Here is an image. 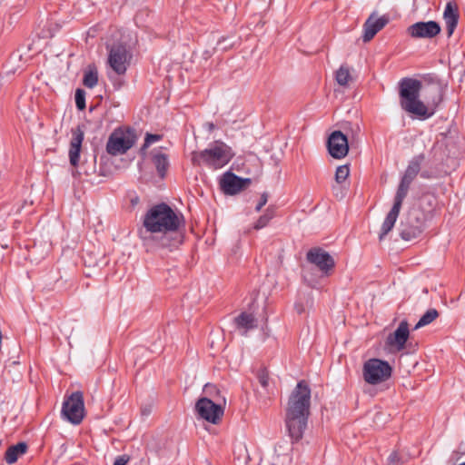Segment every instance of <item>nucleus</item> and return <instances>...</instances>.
Wrapping results in <instances>:
<instances>
[{
    "label": "nucleus",
    "mask_w": 465,
    "mask_h": 465,
    "mask_svg": "<svg viewBox=\"0 0 465 465\" xmlns=\"http://www.w3.org/2000/svg\"><path fill=\"white\" fill-rule=\"evenodd\" d=\"M329 153L335 159L344 158L349 152L347 136L341 131L332 132L327 141Z\"/></svg>",
    "instance_id": "2eb2a0df"
},
{
    "label": "nucleus",
    "mask_w": 465,
    "mask_h": 465,
    "mask_svg": "<svg viewBox=\"0 0 465 465\" xmlns=\"http://www.w3.org/2000/svg\"><path fill=\"white\" fill-rule=\"evenodd\" d=\"M425 161L424 153H420L413 156L408 163V166L403 173V176L401 179L400 184L398 186L397 192L395 195H398L403 199L408 194L410 186L417 175L420 173L421 165Z\"/></svg>",
    "instance_id": "1a4fd4ad"
},
{
    "label": "nucleus",
    "mask_w": 465,
    "mask_h": 465,
    "mask_svg": "<svg viewBox=\"0 0 465 465\" xmlns=\"http://www.w3.org/2000/svg\"><path fill=\"white\" fill-rule=\"evenodd\" d=\"M162 139L160 134H147L144 139V143L141 148V151L147 149L152 143L158 142Z\"/></svg>",
    "instance_id": "7c9ffc66"
},
{
    "label": "nucleus",
    "mask_w": 465,
    "mask_h": 465,
    "mask_svg": "<svg viewBox=\"0 0 465 465\" xmlns=\"http://www.w3.org/2000/svg\"><path fill=\"white\" fill-rule=\"evenodd\" d=\"M132 54L124 44H114L111 46L108 64L117 74H124Z\"/></svg>",
    "instance_id": "9b49d317"
},
{
    "label": "nucleus",
    "mask_w": 465,
    "mask_h": 465,
    "mask_svg": "<svg viewBox=\"0 0 465 465\" xmlns=\"http://www.w3.org/2000/svg\"><path fill=\"white\" fill-rule=\"evenodd\" d=\"M275 216V208L273 206H269L265 213L260 216V218L255 223L253 228L255 230H260L264 228L269 222Z\"/></svg>",
    "instance_id": "bb28decb"
},
{
    "label": "nucleus",
    "mask_w": 465,
    "mask_h": 465,
    "mask_svg": "<svg viewBox=\"0 0 465 465\" xmlns=\"http://www.w3.org/2000/svg\"><path fill=\"white\" fill-rule=\"evenodd\" d=\"M234 156L230 146L222 141H215L214 144L203 151H193L191 153V162L194 166H200L204 163L209 167L215 169L227 164Z\"/></svg>",
    "instance_id": "20e7f679"
},
{
    "label": "nucleus",
    "mask_w": 465,
    "mask_h": 465,
    "mask_svg": "<svg viewBox=\"0 0 465 465\" xmlns=\"http://www.w3.org/2000/svg\"><path fill=\"white\" fill-rule=\"evenodd\" d=\"M306 260L314 264L325 275H330L335 267L332 256L321 247L311 248L306 253Z\"/></svg>",
    "instance_id": "ddd939ff"
},
{
    "label": "nucleus",
    "mask_w": 465,
    "mask_h": 465,
    "mask_svg": "<svg viewBox=\"0 0 465 465\" xmlns=\"http://www.w3.org/2000/svg\"><path fill=\"white\" fill-rule=\"evenodd\" d=\"M350 174V168L348 164L341 165L337 167L335 172V181L338 183H343Z\"/></svg>",
    "instance_id": "c85d7f7f"
},
{
    "label": "nucleus",
    "mask_w": 465,
    "mask_h": 465,
    "mask_svg": "<svg viewBox=\"0 0 465 465\" xmlns=\"http://www.w3.org/2000/svg\"><path fill=\"white\" fill-rule=\"evenodd\" d=\"M388 23V17L381 16L374 19L373 15H371L363 24L362 41L364 43L370 42Z\"/></svg>",
    "instance_id": "aec40b11"
},
{
    "label": "nucleus",
    "mask_w": 465,
    "mask_h": 465,
    "mask_svg": "<svg viewBox=\"0 0 465 465\" xmlns=\"http://www.w3.org/2000/svg\"><path fill=\"white\" fill-rule=\"evenodd\" d=\"M64 420L74 425H78L84 418V401L82 391H77L64 399L61 411Z\"/></svg>",
    "instance_id": "6e6552de"
},
{
    "label": "nucleus",
    "mask_w": 465,
    "mask_h": 465,
    "mask_svg": "<svg viewBox=\"0 0 465 465\" xmlns=\"http://www.w3.org/2000/svg\"><path fill=\"white\" fill-rule=\"evenodd\" d=\"M72 139L69 148V161L72 166L77 167L80 160L82 143L84 138L83 126L77 125L71 130Z\"/></svg>",
    "instance_id": "f3484780"
},
{
    "label": "nucleus",
    "mask_w": 465,
    "mask_h": 465,
    "mask_svg": "<svg viewBox=\"0 0 465 465\" xmlns=\"http://www.w3.org/2000/svg\"><path fill=\"white\" fill-rule=\"evenodd\" d=\"M28 445L26 442L21 441L15 445L10 446L5 453V460L8 464L17 461L18 458L26 453Z\"/></svg>",
    "instance_id": "b1692460"
},
{
    "label": "nucleus",
    "mask_w": 465,
    "mask_h": 465,
    "mask_svg": "<svg viewBox=\"0 0 465 465\" xmlns=\"http://www.w3.org/2000/svg\"><path fill=\"white\" fill-rule=\"evenodd\" d=\"M74 101L76 108L80 111H83L86 107L85 104V91L84 89L78 88L74 94Z\"/></svg>",
    "instance_id": "c756f323"
},
{
    "label": "nucleus",
    "mask_w": 465,
    "mask_h": 465,
    "mask_svg": "<svg viewBox=\"0 0 465 465\" xmlns=\"http://www.w3.org/2000/svg\"><path fill=\"white\" fill-rule=\"evenodd\" d=\"M195 411L201 419L213 424H218L223 416V408L206 397L197 401Z\"/></svg>",
    "instance_id": "f8f14e48"
},
{
    "label": "nucleus",
    "mask_w": 465,
    "mask_h": 465,
    "mask_svg": "<svg viewBox=\"0 0 465 465\" xmlns=\"http://www.w3.org/2000/svg\"><path fill=\"white\" fill-rule=\"evenodd\" d=\"M362 371L364 381L376 385L391 378L392 368L388 361L372 358L364 362Z\"/></svg>",
    "instance_id": "0eeeda50"
},
{
    "label": "nucleus",
    "mask_w": 465,
    "mask_h": 465,
    "mask_svg": "<svg viewBox=\"0 0 465 465\" xmlns=\"http://www.w3.org/2000/svg\"><path fill=\"white\" fill-rule=\"evenodd\" d=\"M409 335V324L407 321H401L394 332L389 334L386 343L397 351H401L405 348Z\"/></svg>",
    "instance_id": "6ab92c4d"
},
{
    "label": "nucleus",
    "mask_w": 465,
    "mask_h": 465,
    "mask_svg": "<svg viewBox=\"0 0 465 465\" xmlns=\"http://www.w3.org/2000/svg\"><path fill=\"white\" fill-rule=\"evenodd\" d=\"M233 324L240 334L243 336L247 335L249 331L254 330L258 326L256 318L252 313L246 312H242L236 316L233 319Z\"/></svg>",
    "instance_id": "412c9836"
},
{
    "label": "nucleus",
    "mask_w": 465,
    "mask_h": 465,
    "mask_svg": "<svg viewBox=\"0 0 465 465\" xmlns=\"http://www.w3.org/2000/svg\"><path fill=\"white\" fill-rule=\"evenodd\" d=\"M311 392L307 381L302 380L289 396L284 422L292 444L302 439L307 429L311 414Z\"/></svg>",
    "instance_id": "f03ea898"
},
{
    "label": "nucleus",
    "mask_w": 465,
    "mask_h": 465,
    "mask_svg": "<svg viewBox=\"0 0 465 465\" xmlns=\"http://www.w3.org/2000/svg\"><path fill=\"white\" fill-rule=\"evenodd\" d=\"M257 379L260 382V384L263 387V388H267L268 385H269V372L268 371L264 368V369H261L258 371L257 372Z\"/></svg>",
    "instance_id": "2f4dec72"
},
{
    "label": "nucleus",
    "mask_w": 465,
    "mask_h": 465,
    "mask_svg": "<svg viewBox=\"0 0 465 465\" xmlns=\"http://www.w3.org/2000/svg\"><path fill=\"white\" fill-rule=\"evenodd\" d=\"M129 460L130 458L127 455L118 456L114 460V465H126Z\"/></svg>",
    "instance_id": "c9c22d12"
},
{
    "label": "nucleus",
    "mask_w": 465,
    "mask_h": 465,
    "mask_svg": "<svg viewBox=\"0 0 465 465\" xmlns=\"http://www.w3.org/2000/svg\"><path fill=\"white\" fill-rule=\"evenodd\" d=\"M403 462L397 451L391 452L388 457V465H402Z\"/></svg>",
    "instance_id": "473e14b6"
},
{
    "label": "nucleus",
    "mask_w": 465,
    "mask_h": 465,
    "mask_svg": "<svg viewBox=\"0 0 465 465\" xmlns=\"http://www.w3.org/2000/svg\"><path fill=\"white\" fill-rule=\"evenodd\" d=\"M135 134L130 129L126 132L113 133L106 143V151L111 155L126 153L135 143Z\"/></svg>",
    "instance_id": "9d476101"
},
{
    "label": "nucleus",
    "mask_w": 465,
    "mask_h": 465,
    "mask_svg": "<svg viewBox=\"0 0 465 465\" xmlns=\"http://www.w3.org/2000/svg\"><path fill=\"white\" fill-rule=\"evenodd\" d=\"M143 223L146 232L152 234L165 230L180 229L183 225V217L179 216L167 203H161L147 211Z\"/></svg>",
    "instance_id": "7ed1b4c3"
},
{
    "label": "nucleus",
    "mask_w": 465,
    "mask_h": 465,
    "mask_svg": "<svg viewBox=\"0 0 465 465\" xmlns=\"http://www.w3.org/2000/svg\"><path fill=\"white\" fill-rule=\"evenodd\" d=\"M98 83V72L95 65H88L84 73L83 84L87 88H94Z\"/></svg>",
    "instance_id": "393cba45"
},
{
    "label": "nucleus",
    "mask_w": 465,
    "mask_h": 465,
    "mask_svg": "<svg viewBox=\"0 0 465 465\" xmlns=\"http://www.w3.org/2000/svg\"><path fill=\"white\" fill-rule=\"evenodd\" d=\"M128 198L133 208H134L140 203V197L135 192L128 193Z\"/></svg>",
    "instance_id": "72a5a7b5"
},
{
    "label": "nucleus",
    "mask_w": 465,
    "mask_h": 465,
    "mask_svg": "<svg viewBox=\"0 0 465 465\" xmlns=\"http://www.w3.org/2000/svg\"><path fill=\"white\" fill-rule=\"evenodd\" d=\"M423 84L417 79L405 77L399 82V97L401 109L418 118L431 117L443 98V87L440 80L430 74Z\"/></svg>",
    "instance_id": "f257e3e1"
},
{
    "label": "nucleus",
    "mask_w": 465,
    "mask_h": 465,
    "mask_svg": "<svg viewBox=\"0 0 465 465\" xmlns=\"http://www.w3.org/2000/svg\"><path fill=\"white\" fill-rule=\"evenodd\" d=\"M439 312L434 309L430 308L429 309L419 320V322L416 323L414 329L418 330L421 327H424L426 325H429L432 322H434L439 317Z\"/></svg>",
    "instance_id": "a878e982"
},
{
    "label": "nucleus",
    "mask_w": 465,
    "mask_h": 465,
    "mask_svg": "<svg viewBox=\"0 0 465 465\" xmlns=\"http://www.w3.org/2000/svg\"><path fill=\"white\" fill-rule=\"evenodd\" d=\"M203 127L209 132L212 133L215 129V125L212 122H207L203 124Z\"/></svg>",
    "instance_id": "4c0bfd02"
},
{
    "label": "nucleus",
    "mask_w": 465,
    "mask_h": 465,
    "mask_svg": "<svg viewBox=\"0 0 465 465\" xmlns=\"http://www.w3.org/2000/svg\"><path fill=\"white\" fill-rule=\"evenodd\" d=\"M443 18L446 25L447 35L448 37H450L455 31L459 22V12L455 3H447L443 13Z\"/></svg>",
    "instance_id": "4be33fe9"
},
{
    "label": "nucleus",
    "mask_w": 465,
    "mask_h": 465,
    "mask_svg": "<svg viewBox=\"0 0 465 465\" xmlns=\"http://www.w3.org/2000/svg\"><path fill=\"white\" fill-rule=\"evenodd\" d=\"M404 199L395 195L393 205L391 211L388 213L384 222L381 224V232L379 235V240L382 241L384 237L392 230L399 216V213L401 209V205Z\"/></svg>",
    "instance_id": "a211bd4d"
},
{
    "label": "nucleus",
    "mask_w": 465,
    "mask_h": 465,
    "mask_svg": "<svg viewBox=\"0 0 465 465\" xmlns=\"http://www.w3.org/2000/svg\"><path fill=\"white\" fill-rule=\"evenodd\" d=\"M252 183L251 178H242L232 172L223 173L220 187L227 195H234L245 190Z\"/></svg>",
    "instance_id": "4468645a"
},
{
    "label": "nucleus",
    "mask_w": 465,
    "mask_h": 465,
    "mask_svg": "<svg viewBox=\"0 0 465 465\" xmlns=\"http://www.w3.org/2000/svg\"><path fill=\"white\" fill-rule=\"evenodd\" d=\"M151 154L152 162L155 166L158 176L163 179L166 176L170 165L168 155L160 150H153Z\"/></svg>",
    "instance_id": "5701e85b"
},
{
    "label": "nucleus",
    "mask_w": 465,
    "mask_h": 465,
    "mask_svg": "<svg viewBox=\"0 0 465 465\" xmlns=\"http://www.w3.org/2000/svg\"><path fill=\"white\" fill-rule=\"evenodd\" d=\"M267 202H268V193H262V195H261L260 201H259L258 204L255 207V211L256 212L261 211L262 208L267 203Z\"/></svg>",
    "instance_id": "f704fd0d"
},
{
    "label": "nucleus",
    "mask_w": 465,
    "mask_h": 465,
    "mask_svg": "<svg viewBox=\"0 0 465 465\" xmlns=\"http://www.w3.org/2000/svg\"><path fill=\"white\" fill-rule=\"evenodd\" d=\"M412 38H433L440 33V26L435 21L417 22L407 29Z\"/></svg>",
    "instance_id": "dca6fc26"
},
{
    "label": "nucleus",
    "mask_w": 465,
    "mask_h": 465,
    "mask_svg": "<svg viewBox=\"0 0 465 465\" xmlns=\"http://www.w3.org/2000/svg\"><path fill=\"white\" fill-rule=\"evenodd\" d=\"M425 225V213L417 207L410 208L401 222L400 235L404 241L418 238L423 232Z\"/></svg>",
    "instance_id": "423d86ee"
},
{
    "label": "nucleus",
    "mask_w": 465,
    "mask_h": 465,
    "mask_svg": "<svg viewBox=\"0 0 465 465\" xmlns=\"http://www.w3.org/2000/svg\"><path fill=\"white\" fill-rule=\"evenodd\" d=\"M420 175L423 179H432V178H434V175L432 174V173L428 171V170H424V171L420 170Z\"/></svg>",
    "instance_id": "e433bc0d"
},
{
    "label": "nucleus",
    "mask_w": 465,
    "mask_h": 465,
    "mask_svg": "<svg viewBox=\"0 0 465 465\" xmlns=\"http://www.w3.org/2000/svg\"><path fill=\"white\" fill-rule=\"evenodd\" d=\"M335 79L341 86H346L351 79L349 68L341 65L336 72Z\"/></svg>",
    "instance_id": "cd10ccee"
},
{
    "label": "nucleus",
    "mask_w": 465,
    "mask_h": 465,
    "mask_svg": "<svg viewBox=\"0 0 465 465\" xmlns=\"http://www.w3.org/2000/svg\"><path fill=\"white\" fill-rule=\"evenodd\" d=\"M159 234L143 235L142 239L147 250L167 249L173 251L177 249L183 242V232L180 229H172L158 232Z\"/></svg>",
    "instance_id": "39448f33"
}]
</instances>
